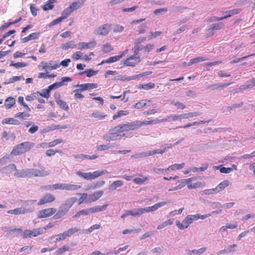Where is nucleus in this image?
I'll return each instance as SVG.
<instances>
[{
  "mask_svg": "<svg viewBox=\"0 0 255 255\" xmlns=\"http://www.w3.org/2000/svg\"><path fill=\"white\" fill-rule=\"evenodd\" d=\"M124 131L122 124H120L110 129L108 133L103 136V138L107 141L118 140L126 136Z\"/></svg>",
  "mask_w": 255,
  "mask_h": 255,
  "instance_id": "nucleus-1",
  "label": "nucleus"
},
{
  "mask_svg": "<svg viewBox=\"0 0 255 255\" xmlns=\"http://www.w3.org/2000/svg\"><path fill=\"white\" fill-rule=\"evenodd\" d=\"M33 142L29 141L23 142L16 145L11 152L14 155H19L29 151L34 146Z\"/></svg>",
  "mask_w": 255,
  "mask_h": 255,
  "instance_id": "nucleus-2",
  "label": "nucleus"
},
{
  "mask_svg": "<svg viewBox=\"0 0 255 255\" xmlns=\"http://www.w3.org/2000/svg\"><path fill=\"white\" fill-rule=\"evenodd\" d=\"M194 179L193 178L191 177L188 179L181 180V184L178 187L175 188V190L180 189L184 187L185 185H187L188 189H195L198 188L202 187L203 186V184L201 182H197L194 183H192V181Z\"/></svg>",
  "mask_w": 255,
  "mask_h": 255,
  "instance_id": "nucleus-3",
  "label": "nucleus"
},
{
  "mask_svg": "<svg viewBox=\"0 0 255 255\" xmlns=\"http://www.w3.org/2000/svg\"><path fill=\"white\" fill-rule=\"evenodd\" d=\"M38 169L30 168V177H43L50 175V171L46 169L41 164L38 165Z\"/></svg>",
  "mask_w": 255,
  "mask_h": 255,
  "instance_id": "nucleus-4",
  "label": "nucleus"
},
{
  "mask_svg": "<svg viewBox=\"0 0 255 255\" xmlns=\"http://www.w3.org/2000/svg\"><path fill=\"white\" fill-rule=\"evenodd\" d=\"M106 171H95L93 172H83L81 171H78L77 174L79 176L86 179V180H93L94 179L106 173Z\"/></svg>",
  "mask_w": 255,
  "mask_h": 255,
  "instance_id": "nucleus-5",
  "label": "nucleus"
},
{
  "mask_svg": "<svg viewBox=\"0 0 255 255\" xmlns=\"http://www.w3.org/2000/svg\"><path fill=\"white\" fill-rule=\"evenodd\" d=\"M81 186L76 184L57 183L53 184V190H62L67 191L77 190L81 188Z\"/></svg>",
  "mask_w": 255,
  "mask_h": 255,
  "instance_id": "nucleus-6",
  "label": "nucleus"
},
{
  "mask_svg": "<svg viewBox=\"0 0 255 255\" xmlns=\"http://www.w3.org/2000/svg\"><path fill=\"white\" fill-rule=\"evenodd\" d=\"M141 61L140 57L133 54L127 58L123 61V64L127 67H135Z\"/></svg>",
  "mask_w": 255,
  "mask_h": 255,
  "instance_id": "nucleus-7",
  "label": "nucleus"
},
{
  "mask_svg": "<svg viewBox=\"0 0 255 255\" xmlns=\"http://www.w3.org/2000/svg\"><path fill=\"white\" fill-rule=\"evenodd\" d=\"M241 11L240 9L239 8H235L232 10H228L224 12V14L225 15L223 17H217L216 16H214L212 17H210L208 19V21L209 22H213L215 21H219L226 18H227L229 17H231L232 15L238 14Z\"/></svg>",
  "mask_w": 255,
  "mask_h": 255,
  "instance_id": "nucleus-8",
  "label": "nucleus"
},
{
  "mask_svg": "<svg viewBox=\"0 0 255 255\" xmlns=\"http://www.w3.org/2000/svg\"><path fill=\"white\" fill-rule=\"evenodd\" d=\"M43 233V229L41 228H36L33 231L25 230L23 233V238L27 239L28 238L35 237Z\"/></svg>",
  "mask_w": 255,
  "mask_h": 255,
  "instance_id": "nucleus-9",
  "label": "nucleus"
},
{
  "mask_svg": "<svg viewBox=\"0 0 255 255\" xmlns=\"http://www.w3.org/2000/svg\"><path fill=\"white\" fill-rule=\"evenodd\" d=\"M57 212L55 208H48L43 209L38 212L37 217L38 218H46L51 216Z\"/></svg>",
  "mask_w": 255,
  "mask_h": 255,
  "instance_id": "nucleus-10",
  "label": "nucleus"
},
{
  "mask_svg": "<svg viewBox=\"0 0 255 255\" xmlns=\"http://www.w3.org/2000/svg\"><path fill=\"white\" fill-rule=\"evenodd\" d=\"M98 87V85L97 83H85L81 84H78L76 86V87H78L79 89H76L74 91V92L77 91H85L86 90H92L94 89H96Z\"/></svg>",
  "mask_w": 255,
  "mask_h": 255,
  "instance_id": "nucleus-11",
  "label": "nucleus"
},
{
  "mask_svg": "<svg viewBox=\"0 0 255 255\" xmlns=\"http://www.w3.org/2000/svg\"><path fill=\"white\" fill-rule=\"evenodd\" d=\"M55 200V196L50 193L45 194L43 197L39 200L38 205L41 206L47 203H51Z\"/></svg>",
  "mask_w": 255,
  "mask_h": 255,
  "instance_id": "nucleus-12",
  "label": "nucleus"
},
{
  "mask_svg": "<svg viewBox=\"0 0 255 255\" xmlns=\"http://www.w3.org/2000/svg\"><path fill=\"white\" fill-rule=\"evenodd\" d=\"M104 194V191L102 190L94 192L89 195L88 199L86 200V203H91L96 202L99 200Z\"/></svg>",
  "mask_w": 255,
  "mask_h": 255,
  "instance_id": "nucleus-13",
  "label": "nucleus"
},
{
  "mask_svg": "<svg viewBox=\"0 0 255 255\" xmlns=\"http://www.w3.org/2000/svg\"><path fill=\"white\" fill-rule=\"evenodd\" d=\"M111 24H105L98 27L96 30V34L98 35H107L111 29Z\"/></svg>",
  "mask_w": 255,
  "mask_h": 255,
  "instance_id": "nucleus-14",
  "label": "nucleus"
},
{
  "mask_svg": "<svg viewBox=\"0 0 255 255\" xmlns=\"http://www.w3.org/2000/svg\"><path fill=\"white\" fill-rule=\"evenodd\" d=\"M128 50L127 49L124 51L120 52V54L119 55L111 57L109 58L106 59L105 61H102L100 64H103L105 63H110L116 62L119 60L121 58H122L124 56H125L126 54H127Z\"/></svg>",
  "mask_w": 255,
  "mask_h": 255,
  "instance_id": "nucleus-15",
  "label": "nucleus"
},
{
  "mask_svg": "<svg viewBox=\"0 0 255 255\" xmlns=\"http://www.w3.org/2000/svg\"><path fill=\"white\" fill-rule=\"evenodd\" d=\"M191 219H189L187 216L181 223L178 220L176 221V225L178 228L180 230H184L187 229L191 224Z\"/></svg>",
  "mask_w": 255,
  "mask_h": 255,
  "instance_id": "nucleus-16",
  "label": "nucleus"
},
{
  "mask_svg": "<svg viewBox=\"0 0 255 255\" xmlns=\"http://www.w3.org/2000/svg\"><path fill=\"white\" fill-rule=\"evenodd\" d=\"M122 125L125 131L130 130H135L139 128L138 121H135L130 123H127L126 124H122Z\"/></svg>",
  "mask_w": 255,
  "mask_h": 255,
  "instance_id": "nucleus-17",
  "label": "nucleus"
},
{
  "mask_svg": "<svg viewBox=\"0 0 255 255\" xmlns=\"http://www.w3.org/2000/svg\"><path fill=\"white\" fill-rule=\"evenodd\" d=\"M77 199L76 197H71L67 199L66 202L61 205V207L67 212L74 204L76 202Z\"/></svg>",
  "mask_w": 255,
  "mask_h": 255,
  "instance_id": "nucleus-18",
  "label": "nucleus"
},
{
  "mask_svg": "<svg viewBox=\"0 0 255 255\" xmlns=\"http://www.w3.org/2000/svg\"><path fill=\"white\" fill-rule=\"evenodd\" d=\"M167 121L166 119H163L161 120H152L151 121H138L139 127H141L143 126L149 125L152 124H157L158 123H161L163 122H165Z\"/></svg>",
  "mask_w": 255,
  "mask_h": 255,
  "instance_id": "nucleus-19",
  "label": "nucleus"
},
{
  "mask_svg": "<svg viewBox=\"0 0 255 255\" xmlns=\"http://www.w3.org/2000/svg\"><path fill=\"white\" fill-rule=\"evenodd\" d=\"M40 33L41 32L32 33L27 36L21 38V41L22 43H26L30 40L38 39Z\"/></svg>",
  "mask_w": 255,
  "mask_h": 255,
  "instance_id": "nucleus-20",
  "label": "nucleus"
},
{
  "mask_svg": "<svg viewBox=\"0 0 255 255\" xmlns=\"http://www.w3.org/2000/svg\"><path fill=\"white\" fill-rule=\"evenodd\" d=\"M167 204L166 202L163 201L155 204L154 205L145 208V212H153L157 210L159 207H163Z\"/></svg>",
  "mask_w": 255,
  "mask_h": 255,
  "instance_id": "nucleus-21",
  "label": "nucleus"
},
{
  "mask_svg": "<svg viewBox=\"0 0 255 255\" xmlns=\"http://www.w3.org/2000/svg\"><path fill=\"white\" fill-rule=\"evenodd\" d=\"M71 62V60L70 59H66L62 61L60 63H55L50 66L49 68L51 70H55L59 68L61 65L63 67H67L69 65V63Z\"/></svg>",
  "mask_w": 255,
  "mask_h": 255,
  "instance_id": "nucleus-22",
  "label": "nucleus"
},
{
  "mask_svg": "<svg viewBox=\"0 0 255 255\" xmlns=\"http://www.w3.org/2000/svg\"><path fill=\"white\" fill-rule=\"evenodd\" d=\"M232 83H218V84H213L210 85L208 86V88H211L213 90H219V89H223L225 88L230 85Z\"/></svg>",
  "mask_w": 255,
  "mask_h": 255,
  "instance_id": "nucleus-23",
  "label": "nucleus"
},
{
  "mask_svg": "<svg viewBox=\"0 0 255 255\" xmlns=\"http://www.w3.org/2000/svg\"><path fill=\"white\" fill-rule=\"evenodd\" d=\"M55 101L61 109L66 111H67L69 110L68 105L66 102L60 99V95H58V98H56L55 96Z\"/></svg>",
  "mask_w": 255,
  "mask_h": 255,
  "instance_id": "nucleus-24",
  "label": "nucleus"
},
{
  "mask_svg": "<svg viewBox=\"0 0 255 255\" xmlns=\"http://www.w3.org/2000/svg\"><path fill=\"white\" fill-rule=\"evenodd\" d=\"M230 185V181L227 180H225L221 182L220 184H219L216 188H215V190L216 193H218L223 190L225 188L228 187Z\"/></svg>",
  "mask_w": 255,
  "mask_h": 255,
  "instance_id": "nucleus-25",
  "label": "nucleus"
},
{
  "mask_svg": "<svg viewBox=\"0 0 255 255\" xmlns=\"http://www.w3.org/2000/svg\"><path fill=\"white\" fill-rule=\"evenodd\" d=\"M79 47V49H83L85 48H92L94 47L96 45V43L95 41H91L90 42L86 43V42H80L78 44Z\"/></svg>",
  "mask_w": 255,
  "mask_h": 255,
  "instance_id": "nucleus-26",
  "label": "nucleus"
},
{
  "mask_svg": "<svg viewBox=\"0 0 255 255\" xmlns=\"http://www.w3.org/2000/svg\"><path fill=\"white\" fill-rule=\"evenodd\" d=\"M85 2V0H78L71 3L69 6L72 11H74L80 8L83 6Z\"/></svg>",
  "mask_w": 255,
  "mask_h": 255,
  "instance_id": "nucleus-27",
  "label": "nucleus"
},
{
  "mask_svg": "<svg viewBox=\"0 0 255 255\" xmlns=\"http://www.w3.org/2000/svg\"><path fill=\"white\" fill-rule=\"evenodd\" d=\"M30 175V173L29 169H23L19 172H17L14 173L15 176L21 178L31 177Z\"/></svg>",
  "mask_w": 255,
  "mask_h": 255,
  "instance_id": "nucleus-28",
  "label": "nucleus"
},
{
  "mask_svg": "<svg viewBox=\"0 0 255 255\" xmlns=\"http://www.w3.org/2000/svg\"><path fill=\"white\" fill-rule=\"evenodd\" d=\"M90 117L98 120H101L105 119L107 117V115L100 111H95L92 113Z\"/></svg>",
  "mask_w": 255,
  "mask_h": 255,
  "instance_id": "nucleus-29",
  "label": "nucleus"
},
{
  "mask_svg": "<svg viewBox=\"0 0 255 255\" xmlns=\"http://www.w3.org/2000/svg\"><path fill=\"white\" fill-rule=\"evenodd\" d=\"M2 124H9L12 125H19L20 123V122L15 119L12 118H7L3 119L2 121Z\"/></svg>",
  "mask_w": 255,
  "mask_h": 255,
  "instance_id": "nucleus-30",
  "label": "nucleus"
},
{
  "mask_svg": "<svg viewBox=\"0 0 255 255\" xmlns=\"http://www.w3.org/2000/svg\"><path fill=\"white\" fill-rule=\"evenodd\" d=\"M7 213L8 214H12V215H20V214H24L26 213V210L24 208L20 207L17 208L13 210H8Z\"/></svg>",
  "mask_w": 255,
  "mask_h": 255,
  "instance_id": "nucleus-31",
  "label": "nucleus"
},
{
  "mask_svg": "<svg viewBox=\"0 0 255 255\" xmlns=\"http://www.w3.org/2000/svg\"><path fill=\"white\" fill-rule=\"evenodd\" d=\"M108 206V204H105L102 206H96L90 208L91 213H95L104 211L107 209Z\"/></svg>",
  "mask_w": 255,
  "mask_h": 255,
  "instance_id": "nucleus-32",
  "label": "nucleus"
},
{
  "mask_svg": "<svg viewBox=\"0 0 255 255\" xmlns=\"http://www.w3.org/2000/svg\"><path fill=\"white\" fill-rule=\"evenodd\" d=\"M185 166V163L183 162L180 164H174L170 165L166 168L167 171H175L176 170H180L182 169Z\"/></svg>",
  "mask_w": 255,
  "mask_h": 255,
  "instance_id": "nucleus-33",
  "label": "nucleus"
},
{
  "mask_svg": "<svg viewBox=\"0 0 255 255\" xmlns=\"http://www.w3.org/2000/svg\"><path fill=\"white\" fill-rule=\"evenodd\" d=\"M15 103V100L14 98L9 97L5 100L4 106L7 109L12 108Z\"/></svg>",
  "mask_w": 255,
  "mask_h": 255,
  "instance_id": "nucleus-34",
  "label": "nucleus"
},
{
  "mask_svg": "<svg viewBox=\"0 0 255 255\" xmlns=\"http://www.w3.org/2000/svg\"><path fill=\"white\" fill-rule=\"evenodd\" d=\"M56 0H48L43 6L42 8L44 11L52 9L54 8L53 3L56 2Z\"/></svg>",
  "mask_w": 255,
  "mask_h": 255,
  "instance_id": "nucleus-35",
  "label": "nucleus"
},
{
  "mask_svg": "<svg viewBox=\"0 0 255 255\" xmlns=\"http://www.w3.org/2000/svg\"><path fill=\"white\" fill-rule=\"evenodd\" d=\"M90 213H91L90 209H86L80 210L77 212L73 216L74 218H77L80 217L81 216H87Z\"/></svg>",
  "mask_w": 255,
  "mask_h": 255,
  "instance_id": "nucleus-36",
  "label": "nucleus"
},
{
  "mask_svg": "<svg viewBox=\"0 0 255 255\" xmlns=\"http://www.w3.org/2000/svg\"><path fill=\"white\" fill-rule=\"evenodd\" d=\"M77 195L80 197L78 200V205L82 204L83 202L86 203V200L88 199V194L85 193H77Z\"/></svg>",
  "mask_w": 255,
  "mask_h": 255,
  "instance_id": "nucleus-37",
  "label": "nucleus"
},
{
  "mask_svg": "<svg viewBox=\"0 0 255 255\" xmlns=\"http://www.w3.org/2000/svg\"><path fill=\"white\" fill-rule=\"evenodd\" d=\"M70 250V248L67 245H64L61 248L57 249L55 252L56 255H61L64 253L69 252Z\"/></svg>",
  "mask_w": 255,
  "mask_h": 255,
  "instance_id": "nucleus-38",
  "label": "nucleus"
},
{
  "mask_svg": "<svg viewBox=\"0 0 255 255\" xmlns=\"http://www.w3.org/2000/svg\"><path fill=\"white\" fill-rule=\"evenodd\" d=\"M67 213V212L61 207L58 212L54 214L53 218L54 219H59L65 215Z\"/></svg>",
  "mask_w": 255,
  "mask_h": 255,
  "instance_id": "nucleus-39",
  "label": "nucleus"
},
{
  "mask_svg": "<svg viewBox=\"0 0 255 255\" xmlns=\"http://www.w3.org/2000/svg\"><path fill=\"white\" fill-rule=\"evenodd\" d=\"M98 71L94 70L91 69H88L80 73V75L85 74L87 77H91L95 76L98 73Z\"/></svg>",
  "mask_w": 255,
  "mask_h": 255,
  "instance_id": "nucleus-40",
  "label": "nucleus"
},
{
  "mask_svg": "<svg viewBox=\"0 0 255 255\" xmlns=\"http://www.w3.org/2000/svg\"><path fill=\"white\" fill-rule=\"evenodd\" d=\"M174 219H170L167 221H164L162 223L157 226V229L158 230H161L163 228L166 227L168 226L172 225L173 224Z\"/></svg>",
  "mask_w": 255,
  "mask_h": 255,
  "instance_id": "nucleus-41",
  "label": "nucleus"
},
{
  "mask_svg": "<svg viewBox=\"0 0 255 255\" xmlns=\"http://www.w3.org/2000/svg\"><path fill=\"white\" fill-rule=\"evenodd\" d=\"M75 46L76 45L74 41H69L63 44L61 46V48L64 50H67L69 48H74Z\"/></svg>",
  "mask_w": 255,
  "mask_h": 255,
  "instance_id": "nucleus-42",
  "label": "nucleus"
},
{
  "mask_svg": "<svg viewBox=\"0 0 255 255\" xmlns=\"http://www.w3.org/2000/svg\"><path fill=\"white\" fill-rule=\"evenodd\" d=\"M51 90L49 89V88L48 87L47 89H43L42 91V93H40L39 92H37L38 93V97L41 96L44 98L48 99L50 97V92Z\"/></svg>",
  "mask_w": 255,
  "mask_h": 255,
  "instance_id": "nucleus-43",
  "label": "nucleus"
},
{
  "mask_svg": "<svg viewBox=\"0 0 255 255\" xmlns=\"http://www.w3.org/2000/svg\"><path fill=\"white\" fill-rule=\"evenodd\" d=\"M54 239H55L56 242H60L62 240H65L67 238V236L65 232H64L62 234H59L58 235H55L53 237Z\"/></svg>",
  "mask_w": 255,
  "mask_h": 255,
  "instance_id": "nucleus-44",
  "label": "nucleus"
},
{
  "mask_svg": "<svg viewBox=\"0 0 255 255\" xmlns=\"http://www.w3.org/2000/svg\"><path fill=\"white\" fill-rule=\"evenodd\" d=\"M83 53L80 51H78L74 52L71 56V57L74 60H78L79 59H82L83 58Z\"/></svg>",
  "mask_w": 255,
  "mask_h": 255,
  "instance_id": "nucleus-45",
  "label": "nucleus"
},
{
  "mask_svg": "<svg viewBox=\"0 0 255 255\" xmlns=\"http://www.w3.org/2000/svg\"><path fill=\"white\" fill-rule=\"evenodd\" d=\"M167 150L166 148H164L162 149H155L153 150L148 151V155L149 156H151L155 154H163Z\"/></svg>",
  "mask_w": 255,
  "mask_h": 255,
  "instance_id": "nucleus-46",
  "label": "nucleus"
},
{
  "mask_svg": "<svg viewBox=\"0 0 255 255\" xmlns=\"http://www.w3.org/2000/svg\"><path fill=\"white\" fill-rule=\"evenodd\" d=\"M132 212H133L132 216H134V217L138 216H140V215H142L144 212H145V208H140L135 209L132 211Z\"/></svg>",
  "mask_w": 255,
  "mask_h": 255,
  "instance_id": "nucleus-47",
  "label": "nucleus"
},
{
  "mask_svg": "<svg viewBox=\"0 0 255 255\" xmlns=\"http://www.w3.org/2000/svg\"><path fill=\"white\" fill-rule=\"evenodd\" d=\"M123 182L121 180H117L113 182L110 185V188L112 190H115L117 187L122 186Z\"/></svg>",
  "mask_w": 255,
  "mask_h": 255,
  "instance_id": "nucleus-48",
  "label": "nucleus"
},
{
  "mask_svg": "<svg viewBox=\"0 0 255 255\" xmlns=\"http://www.w3.org/2000/svg\"><path fill=\"white\" fill-rule=\"evenodd\" d=\"M113 50V48L110 44L107 43L103 45L102 51L105 53H109Z\"/></svg>",
  "mask_w": 255,
  "mask_h": 255,
  "instance_id": "nucleus-49",
  "label": "nucleus"
},
{
  "mask_svg": "<svg viewBox=\"0 0 255 255\" xmlns=\"http://www.w3.org/2000/svg\"><path fill=\"white\" fill-rule=\"evenodd\" d=\"M217 169H219L221 173H229L233 171V168L231 167L226 168L222 166L215 167Z\"/></svg>",
  "mask_w": 255,
  "mask_h": 255,
  "instance_id": "nucleus-50",
  "label": "nucleus"
},
{
  "mask_svg": "<svg viewBox=\"0 0 255 255\" xmlns=\"http://www.w3.org/2000/svg\"><path fill=\"white\" fill-rule=\"evenodd\" d=\"M208 167V164H205L202 167H201L200 168L193 167L192 169H190V171H192L193 172H199L205 171V170H206L207 169Z\"/></svg>",
  "mask_w": 255,
  "mask_h": 255,
  "instance_id": "nucleus-51",
  "label": "nucleus"
},
{
  "mask_svg": "<svg viewBox=\"0 0 255 255\" xmlns=\"http://www.w3.org/2000/svg\"><path fill=\"white\" fill-rule=\"evenodd\" d=\"M27 65V64L24 62H16L13 63L12 62L10 64V66H12L15 67V68H19L26 67Z\"/></svg>",
  "mask_w": 255,
  "mask_h": 255,
  "instance_id": "nucleus-52",
  "label": "nucleus"
},
{
  "mask_svg": "<svg viewBox=\"0 0 255 255\" xmlns=\"http://www.w3.org/2000/svg\"><path fill=\"white\" fill-rule=\"evenodd\" d=\"M206 59L204 58L203 57H198L195 58L191 59L189 62V65H192L195 63L202 62L206 60Z\"/></svg>",
  "mask_w": 255,
  "mask_h": 255,
  "instance_id": "nucleus-53",
  "label": "nucleus"
},
{
  "mask_svg": "<svg viewBox=\"0 0 255 255\" xmlns=\"http://www.w3.org/2000/svg\"><path fill=\"white\" fill-rule=\"evenodd\" d=\"M148 179V178L147 177H137L133 179V182L137 184L141 185Z\"/></svg>",
  "mask_w": 255,
  "mask_h": 255,
  "instance_id": "nucleus-54",
  "label": "nucleus"
},
{
  "mask_svg": "<svg viewBox=\"0 0 255 255\" xmlns=\"http://www.w3.org/2000/svg\"><path fill=\"white\" fill-rule=\"evenodd\" d=\"M146 102L144 100H141L140 102L136 103L134 105L132 106V108L137 109H140L142 108L143 107H145L146 106Z\"/></svg>",
  "mask_w": 255,
  "mask_h": 255,
  "instance_id": "nucleus-55",
  "label": "nucleus"
},
{
  "mask_svg": "<svg viewBox=\"0 0 255 255\" xmlns=\"http://www.w3.org/2000/svg\"><path fill=\"white\" fill-rule=\"evenodd\" d=\"M128 114V112L127 111H124V110H121L118 112V113L116 115H114L113 116V120H116L119 117L126 116Z\"/></svg>",
  "mask_w": 255,
  "mask_h": 255,
  "instance_id": "nucleus-56",
  "label": "nucleus"
},
{
  "mask_svg": "<svg viewBox=\"0 0 255 255\" xmlns=\"http://www.w3.org/2000/svg\"><path fill=\"white\" fill-rule=\"evenodd\" d=\"M199 115L198 112L189 113L181 115V118L182 119H187L188 118H192Z\"/></svg>",
  "mask_w": 255,
  "mask_h": 255,
  "instance_id": "nucleus-57",
  "label": "nucleus"
},
{
  "mask_svg": "<svg viewBox=\"0 0 255 255\" xmlns=\"http://www.w3.org/2000/svg\"><path fill=\"white\" fill-rule=\"evenodd\" d=\"M79 231V229L77 228H71L69 230H68L67 231H65V233L67 236V237H69L71 236V235L75 234L76 233H77Z\"/></svg>",
  "mask_w": 255,
  "mask_h": 255,
  "instance_id": "nucleus-58",
  "label": "nucleus"
},
{
  "mask_svg": "<svg viewBox=\"0 0 255 255\" xmlns=\"http://www.w3.org/2000/svg\"><path fill=\"white\" fill-rule=\"evenodd\" d=\"M72 12L73 11L71 9V7L69 6L63 10L62 13V16L66 19Z\"/></svg>",
  "mask_w": 255,
  "mask_h": 255,
  "instance_id": "nucleus-59",
  "label": "nucleus"
},
{
  "mask_svg": "<svg viewBox=\"0 0 255 255\" xmlns=\"http://www.w3.org/2000/svg\"><path fill=\"white\" fill-rule=\"evenodd\" d=\"M30 116V115L28 113L25 112H19L15 114V118H20L22 119H26Z\"/></svg>",
  "mask_w": 255,
  "mask_h": 255,
  "instance_id": "nucleus-60",
  "label": "nucleus"
},
{
  "mask_svg": "<svg viewBox=\"0 0 255 255\" xmlns=\"http://www.w3.org/2000/svg\"><path fill=\"white\" fill-rule=\"evenodd\" d=\"M63 142V140L61 138L55 139L48 143V147H54Z\"/></svg>",
  "mask_w": 255,
  "mask_h": 255,
  "instance_id": "nucleus-61",
  "label": "nucleus"
},
{
  "mask_svg": "<svg viewBox=\"0 0 255 255\" xmlns=\"http://www.w3.org/2000/svg\"><path fill=\"white\" fill-rule=\"evenodd\" d=\"M184 210V208H181L178 209V210H174L171 211L169 213V215L170 217L174 216L176 215H180L182 213L183 211Z\"/></svg>",
  "mask_w": 255,
  "mask_h": 255,
  "instance_id": "nucleus-62",
  "label": "nucleus"
},
{
  "mask_svg": "<svg viewBox=\"0 0 255 255\" xmlns=\"http://www.w3.org/2000/svg\"><path fill=\"white\" fill-rule=\"evenodd\" d=\"M139 43L140 42H139L137 44L135 45L133 48L132 49L134 52V54L135 55H137L138 52L139 51L142 50L143 49L142 46L139 45Z\"/></svg>",
  "mask_w": 255,
  "mask_h": 255,
  "instance_id": "nucleus-63",
  "label": "nucleus"
},
{
  "mask_svg": "<svg viewBox=\"0 0 255 255\" xmlns=\"http://www.w3.org/2000/svg\"><path fill=\"white\" fill-rule=\"evenodd\" d=\"M155 84L154 83H148L147 84L141 85V87L140 88L145 90H149L153 88Z\"/></svg>",
  "mask_w": 255,
  "mask_h": 255,
  "instance_id": "nucleus-64",
  "label": "nucleus"
}]
</instances>
